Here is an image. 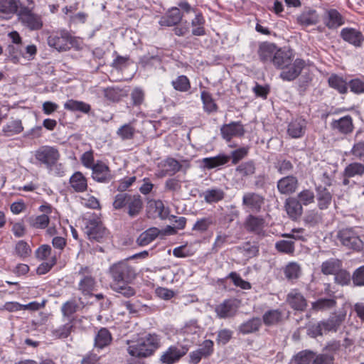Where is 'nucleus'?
I'll return each instance as SVG.
<instances>
[{
  "instance_id": "dca6fc26",
  "label": "nucleus",
  "mask_w": 364,
  "mask_h": 364,
  "mask_svg": "<svg viewBox=\"0 0 364 364\" xmlns=\"http://www.w3.org/2000/svg\"><path fill=\"white\" fill-rule=\"evenodd\" d=\"M331 127L333 130L342 134L351 133L354 127L352 117L346 115L338 119H333L331 122Z\"/></svg>"
},
{
  "instance_id": "5701e85b",
  "label": "nucleus",
  "mask_w": 364,
  "mask_h": 364,
  "mask_svg": "<svg viewBox=\"0 0 364 364\" xmlns=\"http://www.w3.org/2000/svg\"><path fill=\"white\" fill-rule=\"evenodd\" d=\"M189 166V164L187 161H184L181 164L173 158H168L164 162L165 173L169 176H173L180 171H186Z\"/></svg>"
},
{
  "instance_id": "473e14b6",
  "label": "nucleus",
  "mask_w": 364,
  "mask_h": 364,
  "mask_svg": "<svg viewBox=\"0 0 364 364\" xmlns=\"http://www.w3.org/2000/svg\"><path fill=\"white\" fill-rule=\"evenodd\" d=\"M230 159V156L225 154H219L214 157H207L202 160L203 164L205 168L212 169L220 166L227 164Z\"/></svg>"
},
{
  "instance_id": "680f3d73",
  "label": "nucleus",
  "mask_w": 364,
  "mask_h": 364,
  "mask_svg": "<svg viewBox=\"0 0 364 364\" xmlns=\"http://www.w3.org/2000/svg\"><path fill=\"white\" fill-rule=\"evenodd\" d=\"M275 248L280 252L292 254L294 252V243L291 241L279 240L276 242Z\"/></svg>"
},
{
  "instance_id": "ea45409f",
  "label": "nucleus",
  "mask_w": 364,
  "mask_h": 364,
  "mask_svg": "<svg viewBox=\"0 0 364 364\" xmlns=\"http://www.w3.org/2000/svg\"><path fill=\"white\" fill-rule=\"evenodd\" d=\"M203 196L206 203H213L223 200L225 193L220 188H210L203 193Z\"/></svg>"
},
{
  "instance_id": "c03bdc74",
  "label": "nucleus",
  "mask_w": 364,
  "mask_h": 364,
  "mask_svg": "<svg viewBox=\"0 0 364 364\" xmlns=\"http://www.w3.org/2000/svg\"><path fill=\"white\" fill-rule=\"evenodd\" d=\"M328 84L331 87L337 90L341 94L346 93L348 90L346 82L337 75H333L328 78Z\"/></svg>"
},
{
  "instance_id": "49530a36",
  "label": "nucleus",
  "mask_w": 364,
  "mask_h": 364,
  "mask_svg": "<svg viewBox=\"0 0 364 364\" xmlns=\"http://www.w3.org/2000/svg\"><path fill=\"white\" fill-rule=\"evenodd\" d=\"M73 329V324L69 321L64 325H62L55 329L52 330V336L55 338H68Z\"/></svg>"
},
{
  "instance_id": "37998d69",
  "label": "nucleus",
  "mask_w": 364,
  "mask_h": 364,
  "mask_svg": "<svg viewBox=\"0 0 364 364\" xmlns=\"http://www.w3.org/2000/svg\"><path fill=\"white\" fill-rule=\"evenodd\" d=\"M215 223V220L212 216L199 218L193 225L192 230L198 232H205L209 228Z\"/></svg>"
},
{
  "instance_id": "4be33fe9",
  "label": "nucleus",
  "mask_w": 364,
  "mask_h": 364,
  "mask_svg": "<svg viewBox=\"0 0 364 364\" xmlns=\"http://www.w3.org/2000/svg\"><path fill=\"white\" fill-rule=\"evenodd\" d=\"M264 220L262 218L249 215L246 220V228L259 236H264Z\"/></svg>"
},
{
  "instance_id": "20e7f679",
  "label": "nucleus",
  "mask_w": 364,
  "mask_h": 364,
  "mask_svg": "<svg viewBox=\"0 0 364 364\" xmlns=\"http://www.w3.org/2000/svg\"><path fill=\"white\" fill-rule=\"evenodd\" d=\"M60 156L57 148L47 145L39 147L34 154L35 159L41 164L44 165L49 171H51L54 166H61V164H57Z\"/></svg>"
},
{
  "instance_id": "a19ab883",
  "label": "nucleus",
  "mask_w": 364,
  "mask_h": 364,
  "mask_svg": "<svg viewBox=\"0 0 364 364\" xmlns=\"http://www.w3.org/2000/svg\"><path fill=\"white\" fill-rule=\"evenodd\" d=\"M205 18L202 14L197 12L195 14V17L191 21V26L193 27L192 34L194 36H203L205 34Z\"/></svg>"
},
{
  "instance_id": "f3484780",
  "label": "nucleus",
  "mask_w": 364,
  "mask_h": 364,
  "mask_svg": "<svg viewBox=\"0 0 364 364\" xmlns=\"http://www.w3.org/2000/svg\"><path fill=\"white\" fill-rule=\"evenodd\" d=\"M20 0H0V17L10 19L20 9Z\"/></svg>"
},
{
  "instance_id": "052dcab7",
  "label": "nucleus",
  "mask_w": 364,
  "mask_h": 364,
  "mask_svg": "<svg viewBox=\"0 0 364 364\" xmlns=\"http://www.w3.org/2000/svg\"><path fill=\"white\" fill-rule=\"evenodd\" d=\"M15 251L16 255L21 258L28 257L31 253L30 246L23 240H20L16 243Z\"/></svg>"
},
{
  "instance_id": "f257e3e1",
  "label": "nucleus",
  "mask_w": 364,
  "mask_h": 364,
  "mask_svg": "<svg viewBox=\"0 0 364 364\" xmlns=\"http://www.w3.org/2000/svg\"><path fill=\"white\" fill-rule=\"evenodd\" d=\"M159 346L160 338L156 334H148L140 338L127 348L129 364H141L140 359L151 355Z\"/></svg>"
},
{
  "instance_id": "338daca9",
  "label": "nucleus",
  "mask_w": 364,
  "mask_h": 364,
  "mask_svg": "<svg viewBox=\"0 0 364 364\" xmlns=\"http://www.w3.org/2000/svg\"><path fill=\"white\" fill-rule=\"evenodd\" d=\"M333 357L326 353L316 355L314 353L311 364H333Z\"/></svg>"
},
{
  "instance_id": "423d86ee",
  "label": "nucleus",
  "mask_w": 364,
  "mask_h": 364,
  "mask_svg": "<svg viewBox=\"0 0 364 364\" xmlns=\"http://www.w3.org/2000/svg\"><path fill=\"white\" fill-rule=\"evenodd\" d=\"M18 21L31 31H37L43 27L40 15L33 13L28 7L21 6L17 13Z\"/></svg>"
},
{
  "instance_id": "69168bd1",
  "label": "nucleus",
  "mask_w": 364,
  "mask_h": 364,
  "mask_svg": "<svg viewBox=\"0 0 364 364\" xmlns=\"http://www.w3.org/2000/svg\"><path fill=\"white\" fill-rule=\"evenodd\" d=\"M228 277L232 279L235 286L239 287L242 289H250L251 288L250 284L248 282L243 280L237 273L234 272H230Z\"/></svg>"
},
{
  "instance_id": "aec40b11",
  "label": "nucleus",
  "mask_w": 364,
  "mask_h": 364,
  "mask_svg": "<svg viewBox=\"0 0 364 364\" xmlns=\"http://www.w3.org/2000/svg\"><path fill=\"white\" fill-rule=\"evenodd\" d=\"M306 121L301 117L291 120L288 125V134L294 139L302 137L306 132Z\"/></svg>"
},
{
  "instance_id": "79ce46f5",
  "label": "nucleus",
  "mask_w": 364,
  "mask_h": 364,
  "mask_svg": "<svg viewBox=\"0 0 364 364\" xmlns=\"http://www.w3.org/2000/svg\"><path fill=\"white\" fill-rule=\"evenodd\" d=\"M260 326V319L259 318H252V319L242 323L239 327V331L242 334L252 333L258 331Z\"/></svg>"
},
{
  "instance_id": "bb28decb",
  "label": "nucleus",
  "mask_w": 364,
  "mask_h": 364,
  "mask_svg": "<svg viewBox=\"0 0 364 364\" xmlns=\"http://www.w3.org/2000/svg\"><path fill=\"white\" fill-rule=\"evenodd\" d=\"M287 301L291 308L298 311H304L307 306L304 296L296 290H292L288 294Z\"/></svg>"
},
{
  "instance_id": "09e8293b",
  "label": "nucleus",
  "mask_w": 364,
  "mask_h": 364,
  "mask_svg": "<svg viewBox=\"0 0 364 364\" xmlns=\"http://www.w3.org/2000/svg\"><path fill=\"white\" fill-rule=\"evenodd\" d=\"M171 85L173 87L179 92H185L191 88L189 79L186 75H180L175 80H172Z\"/></svg>"
},
{
  "instance_id": "6e6d98bb",
  "label": "nucleus",
  "mask_w": 364,
  "mask_h": 364,
  "mask_svg": "<svg viewBox=\"0 0 364 364\" xmlns=\"http://www.w3.org/2000/svg\"><path fill=\"white\" fill-rule=\"evenodd\" d=\"M104 95L108 100L118 102L124 97V92L119 87H107L104 90Z\"/></svg>"
},
{
  "instance_id": "6e6552de",
  "label": "nucleus",
  "mask_w": 364,
  "mask_h": 364,
  "mask_svg": "<svg viewBox=\"0 0 364 364\" xmlns=\"http://www.w3.org/2000/svg\"><path fill=\"white\" fill-rule=\"evenodd\" d=\"M80 279L78 282V289L83 295H92V292L95 290L97 282L94 277L92 271L87 267H81L78 271Z\"/></svg>"
},
{
  "instance_id": "bf43d9fd",
  "label": "nucleus",
  "mask_w": 364,
  "mask_h": 364,
  "mask_svg": "<svg viewBox=\"0 0 364 364\" xmlns=\"http://www.w3.org/2000/svg\"><path fill=\"white\" fill-rule=\"evenodd\" d=\"M49 217L46 214L38 215L30 219V224L32 227L38 229H45L49 224Z\"/></svg>"
},
{
  "instance_id": "0eeeda50",
  "label": "nucleus",
  "mask_w": 364,
  "mask_h": 364,
  "mask_svg": "<svg viewBox=\"0 0 364 364\" xmlns=\"http://www.w3.org/2000/svg\"><path fill=\"white\" fill-rule=\"evenodd\" d=\"M338 238L342 245L349 249L360 251L363 247V242L358 233L353 228H346L339 230Z\"/></svg>"
},
{
  "instance_id": "9d476101",
  "label": "nucleus",
  "mask_w": 364,
  "mask_h": 364,
  "mask_svg": "<svg viewBox=\"0 0 364 364\" xmlns=\"http://www.w3.org/2000/svg\"><path fill=\"white\" fill-rule=\"evenodd\" d=\"M264 203V197L255 192L245 193L242 196V206L251 212H259Z\"/></svg>"
},
{
  "instance_id": "0e129e2a",
  "label": "nucleus",
  "mask_w": 364,
  "mask_h": 364,
  "mask_svg": "<svg viewBox=\"0 0 364 364\" xmlns=\"http://www.w3.org/2000/svg\"><path fill=\"white\" fill-rule=\"evenodd\" d=\"M348 86L350 89V91L355 94L364 93V78L353 79L349 82Z\"/></svg>"
},
{
  "instance_id": "8fccbe9b",
  "label": "nucleus",
  "mask_w": 364,
  "mask_h": 364,
  "mask_svg": "<svg viewBox=\"0 0 364 364\" xmlns=\"http://www.w3.org/2000/svg\"><path fill=\"white\" fill-rule=\"evenodd\" d=\"M200 97L205 112L211 113L217 111V105L209 92L205 90L202 91Z\"/></svg>"
},
{
  "instance_id": "412c9836",
  "label": "nucleus",
  "mask_w": 364,
  "mask_h": 364,
  "mask_svg": "<svg viewBox=\"0 0 364 364\" xmlns=\"http://www.w3.org/2000/svg\"><path fill=\"white\" fill-rule=\"evenodd\" d=\"M277 46L272 43L263 42L259 46L257 54L259 60L265 63H272L274 55L277 51Z\"/></svg>"
},
{
  "instance_id": "f03ea898",
  "label": "nucleus",
  "mask_w": 364,
  "mask_h": 364,
  "mask_svg": "<svg viewBox=\"0 0 364 364\" xmlns=\"http://www.w3.org/2000/svg\"><path fill=\"white\" fill-rule=\"evenodd\" d=\"M112 207L127 213L130 218L137 217L143 210L144 202L139 194L119 193L114 196Z\"/></svg>"
},
{
  "instance_id": "f8f14e48",
  "label": "nucleus",
  "mask_w": 364,
  "mask_h": 364,
  "mask_svg": "<svg viewBox=\"0 0 364 364\" xmlns=\"http://www.w3.org/2000/svg\"><path fill=\"white\" fill-rule=\"evenodd\" d=\"M245 129L240 122H232L223 124L220 128L222 137L227 141H230L233 137H241L245 134Z\"/></svg>"
},
{
  "instance_id": "c85d7f7f",
  "label": "nucleus",
  "mask_w": 364,
  "mask_h": 364,
  "mask_svg": "<svg viewBox=\"0 0 364 364\" xmlns=\"http://www.w3.org/2000/svg\"><path fill=\"white\" fill-rule=\"evenodd\" d=\"M69 182L70 186L75 192L82 193L87 188V179L80 171L74 173L70 178Z\"/></svg>"
},
{
  "instance_id": "a878e982",
  "label": "nucleus",
  "mask_w": 364,
  "mask_h": 364,
  "mask_svg": "<svg viewBox=\"0 0 364 364\" xmlns=\"http://www.w3.org/2000/svg\"><path fill=\"white\" fill-rule=\"evenodd\" d=\"M236 311L237 306L232 300H225L215 307L217 316L221 318L233 316Z\"/></svg>"
},
{
  "instance_id": "72a5a7b5",
  "label": "nucleus",
  "mask_w": 364,
  "mask_h": 364,
  "mask_svg": "<svg viewBox=\"0 0 364 364\" xmlns=\"http://www.w3.org/2000/svg\"><path fill=\"white\" fill-rule=\"evenodd\" d=\"M23 130L21 119H12L7 122L2 128V132L6 136H12L21 133Z\"/></svg>"
},
{
  "instance_id": "7c9ffc66",
  "label": "nucleus",
  "mask_w": 364,
  "mask_h": 364,
  "mask_svg": "<svg viewBox=\"0 0 364 364\" xmlns=\"http://www.w3.org/2000/svg\"><path fill=\"white\" fill-rule=\"evenodd\" d=\"M112 337L111 333L106 328H101L95 338V347L99 349L109 346L112 342Z\"/></svg>"
},
{
  "instance_id": "58836bf2",
  "label": "nucleus",
  "mask_w": 364,
  "mask_h": 364,
  "mask_svg": "<svg viewBox=\"0 0 364 364\" xmlns=\"http://www.w3.org/2000/svg\"><path fill=\"white\" fill-rule=\"evenodd\" d=\"M64 108L71 112H81L82 113H88L90 109V105L82 101L75 100H68L64 103Z\"/></svg>"
},
{
  "instance_id": "393cba45",
  "label": "nucleus",
  "mask_w": 364,
  "mask_h": 364,
  "mask_svg": "<svg viewBox=\"0 0 364 364\" xmlns=\"http://www.w3.org/2000/svg\"><path fill=\"white\" fill-rule=\"evenodd\" d=\"M182 18L180 9L176 7L171 8L166 15L159 20V24L162 26H173L178 23Z\"/></svg>"
},
{
  "instance_id": "c9c22d12",
  "label": "nucleus",
  "mask_w": 364,
  "mask_h": 364,
  "mask_svg": "<svg viewBox=\"0 0 364 364\" xmlns=\"http://www.w3.org/2000/svg\"><path fill=\"white\" fill-rule=\"evenodd\" d=\"M364 175V162H352L346 166L343 176L346 178L362 176Z\"/></svg>"
},
{
  "instance_id": "e433bc0d",
  "label": "nucleus",
  "mask_w": 364,
  "mask_h": 364,
  "mask_svg": "<svg viewBox=\"0 0 364 364\" xmlns=\"http://www.w3.org/2000/svg\"><path fill=\"white\" fill-rule=\"evenodd\" d=\"M160 231L156 228H151L139 235L136 242L140 246H146L154 241L159 235Z\"/></svg>"
},
{
  "instance_id": "3c124183",
  "label": "nucleus",
  "mask_w": 364,
  "mask_h": 364,
  "mask_svg": "<svg viewBox=\"0 0 364 364\" xmlns=\"http://www.w3.org/2000/svg\"><path fill=\"white\" fill-rule=\"evenodd\" d=\"M117 135L123 141L134 138L135 128L131 124H124L117 130Z\"/></svg>"
},
{
  "instance_id": "a18cd8bd",
  "label": "nucleus",
  "mask_w": 364,
  "mask_h": 364,
  "mask_svg": "<svg viewBox=\"0 0 364 364\" xmlns=\"http://www.w3.org/2000/svg\"><path fill=\"white\" fill-rule=\"evenodd\" d=\"M235 172L241 178L250 176L255 172V164L251 161L242 163L237 166Z\"/></svg>"
},
{
  "instance_id": "ddd939ff",
  "label": "nucleus",
  "mask_w": 364,
  "mask_h": 364,
  "mask_svg": "<svg viewBox=\"0 0 364 364\" xmlns=\"http://www.w3.org/2000/svg\"><path fill=\"white\" fill-rule=\"evenodd\" d=\"M304 61L301 59H296L290 63L289 65L282 69L279 76L286 81H291L296 79L301 73L304 67Z\"/></svg>"
},
{
  "instance_id": "2eb2a0df",
  "label": "nucleus",
  "mask_w": 364,
  "mask_h": 364,
  "mask_svg": "<svg viewBox=\"0 0 364 364\" xmlns=\"http://www.w3.org/2000/svg\"><path fill=\"white\" fill-rule=\"evenodd\" d=\"M323 21L330 29L337 28L344 23L342 15L335 9H326L323 15Z\"/></svg>"
},
{
  "instance_id": "774afa93",
  "label": "nucleus",
  "mask_w": 364,
  "mask_h": 364,
  "mask_svg": "<svg viewBox=\"0 0 364 364\" xmlns=\"http://www.w3.org/2000/svg\"><path fill=\"white\" fill-rule=\"evenodd\" d=\"M352 280L355 286H364V265L358 267L354 272Z\"/></svg>"
},
{
  "instance_id": "4c0bfd02",
  "label": "nucleus",
  "mask_w": 364,
  "mask_h": 364,
  "mask_svg": "<svg viewBox=\"0 0 364 364\" xmlns=\"http://www.w3.org/2000/svg\"><path fill=\"white\" fill-rule=\"evenodd\" d=\"M341 267L342 262L341 260L331 258L322 263L321 270L326 275L335 274Z\"/></svg>"
},
{
  "instance_id": "c756f323",
  "label": "nucleus",
  "mask_w": 364,
  "mask_h": 364,
  "mask_svg": "<svg viewBox=\"0 0 364 364\" xmlns=\"http://www.w3.org/2000/svg\"><path fill=\"white\" fill-rule=\"evenodd\" d=\"M319 21V16L316 10L309 9L302 12L297 18V22L303 26L316 24Z\"/></svg>"
},
{
  "instance_id": "1a4fd4ad",
  "label": "nucleus",
  "mask_w": 364,
  "mask_h": 364,
  "mask_svg": "<svg viewBox=\"0 0 364 364\" xmlns=\"http://www.w3.org/2000/svg\"><path fill=\"white\" fill-rule=\"evenodd\" d=\"M84 232L90 240L100 242L107 231L98 218L89 219L85 222Z\"/></svg>"
},
{
  "instance_id": "2f4dec72",
  "label": "nucleus",
  "mask_w": 364,
  "mask_h": 364,
  "mask_svg": "<svg viewBox=\"0 0 364 364\" xmlns=\"http://www.w3.org/2000/svg\"><path fill=\"white\" fill-rule=\"evenodd\" d=\"M344 315H334L326 321H321L324 333L336 332L344 320Z\"/></svg>"
},
{
  "instance_id": "4468645a",
  "label": "nucleus",
  "mask_w": 364,
  "mask_h": 364,
  "mask_svg": "<svg viewBox=\"0 0 364 364\" xmlns=\"http://www.w3.org/2000/svg\"><path fill=\"white\" fill-rule=\"evenodd\" d=\"M187 351L188 349L186 348L171 346L162 353L160 360L164 364H173L183 356Z\"/></svg>"
},
{
  "instance_id": "a211bd4d",
  "label": "nucleus",
  "mask_w": 364,
  "mask_h": 364,
  "mask_svg": "<svg viewBox=\"0 0 364 364\" xmlns=\"http://www.w3.org/2000/svg\"><path fill=\"white\" fill-rule=\"evenodd\" d=\"M341 36L345 41L355 47L361 46L364 41V37L362 33L357 29L352 28H343L341 31Z\"/></svg>"
},
{
  "instance_id": "603ef678",
  "label": "nucleus",
  "mask_w": 364,
  "mask_h": 364,
  "mask_svg": "<svg viewBox=\"0 0 364 364\" xmlns=\"http://www.w3.org/2000/svg\"><path fill=\"white\" fill-rule=\"evenodd\" d=\"M301 267L296 262L289 263L284 269L285 277L289 280H294L298 279L301 275Z\"/></svg>"
},
{
  "instance_id": "cd10ccee",
  "label": "nucleus",
  "mask_w": 364,
  "mask_h": 364,
  "mask_svg": "<svg viewBox=\"0 0 364 364\" xmlns=\"http://www.w3.org/2000/svg\"><path fill=\"white\" fill-rule=\"evenodd\" d=\"M284 206L287 213L293 220L298 219L302 214V206L296 198H287Z\"/></svg>"
},
{
  "instance_id": "5fc2aeb1",
  "label": "nucleus",
  "mask_w": 364,
  "mask_h": 364,
  "mask_svg": "<svg viewBox=\"0 0 364 364\" xmlns=\"http://www.w3.org/2000/svg\"><path fill=\"white\" fill-rule=\"evenodd\" d=\"M314 352L305 350L298 353L294 358L295 364H310L312 363Z\"/></svg>"
},
{
  "instance_id": "e2e57ef3",
  "label": "nucleus",
  "mask_w": 364,
  "mask_h": 364,
  "mask_svg": "<svg viewBox=\"0 0 364 364\" xmlns=\"http://www.w3.org/2000/svg\"><path fill=\"white\" fill-rule=\"evenodd\" d=\"M334 275L335 282L340 285H347L350 282L351 277L350 273L346 270L343 269L342 267L340 268V270H338Z\"/></svg>"
},
{
  "instance_id": "13d9d810",
  "label": "nucleus",
  "mask_w": 364,
  "mask_h": 364,
  "mask_svg": "<svg viewBox=\"0 0 364 364\" xmlns=\"http://www.w3.org/2000/svg\"><path fill=\"white\" fill-rule=\"evenodd\" d=\"M274 167L280 174L283 175L290 173L294 168V166L290 161L282 159H277L274 164Z\"/></svg>"
},
{
  "instance_id": "de8ad7c7",
  "label": "nucleus",
  "mask_w": 364,
  "mask_h": 364,
  "mask_svg": "<svg viewBox=\"0 0 364 364\" xmlns=\"http://www.w3.org/2000/svg\"><path fill=\"white\" fill-rule=\"evenodd\" d=\"M336 304L333 299H319L311 304V308L316 311H325L333 308Z\"/></svg>"
},
{
  "instance_id": "7ed1b4c3",
  "label": "nucleus",
  "mask_w": 364,
  "mask_h": 364,
  "mask_svg": "<svg viewBox=\"0 0 364 364\" xmlns=\"http://www.w3.org/2000/svg\"><path fill=\"white\" fill-rule=\"evenodd\" d=\"M75 39L65 29L51 31L47 38L48 45L58 52L67 51L74 46Z\"/></svg>"
},
{
  "instance_id": "b1692460",
  "label": "nucleus",
  "mask_w": 364,
  "mask_h": 364,
  "mask_svg": "<svg viewBox=\"0 0 364 364\" xmlns=\"http://www.w3.org/2000/svg\"><path fill=\"white\" fill-rule=\"evenodd\" d=\"M293 61L291 53L289 50L279 48L272 59L273 65L278 69L282 70Z\"/></svg>"
},
{
  "instance_id": "9b49d317",
  "label": "nucleus",
  "mask_w": 364,
  "mask_h": 364,
  "mask_svg": "<svg viewBox=\"0 0 364 364\" xmlns=\"http://www.w3.org/2000/svg\"><path fill=\"white\" fill-rule=\"evenodd\" d=\"M91 169L92 178L97 182L107 183L113 178L109 166L102 161H97Z\"/></svg>"
},
{
  "instance_id": "864d4df0",
  "label": "nucleus",
  "mask_w": 364,
  "mask_h": 364,
  "mask_svg": "<svg viewBox=\"0 0 364 364\" xmlns=\"http://www.w3.org/2000/svg\"><path fill=\"white\" fill-rule=\"evenodd\" d=\"M282 319V312L279 310H269L263 315V321L265 325H274Z\"/></svg>"
},
{
  "instance_id": "4d7b16f0",
  "label": "nucleus",
  "mask_w": 364,
  "mask_h": 364,
  "mask_svg": "<svg viewBox=\"0 0 364 364\" xmlns=\"http://www.w3.org/2000/svg\"><path fill=\"white\" fill-rule=\"evenodd\" d=\"M128 282L112 284V288L126 297H130L135 294L134 289L127 284Z\"/></svg>"
},
{
  "instance_id": "6ab92c4d",
  "label": "nucleus",
  "mask_w": 364,
  "mask_h": 364,
  "mask_svg": "<svg viewBox=\"0 0 364 364\" xmlns=\"http://www.w3.org/2000/svg\"><path fill=\"white\" fill-rule=\"evenodd\" d=\"M277 189L282 194H291L296 191L298 187V180L295 176H287L277 181Z\"/></svg>"
},
{
  "instance_id": "39448f33",
  "label": "nucleus",
  "mask_w": 364,
  "mask_h": 364,
  "mask_svg": "<svg viewBox=\"0 0 364 364\" xmlns=\"http://www.w3.org/2000/svg\"><path fill=\"white\" fill-rule=\"evenodd\" d=\"M110 274L113 283L129 282L135 277V272L125 261L114 264L110 267Z\"/></svg>"
},
{
  "instance_id": "f704fd0d",
  "label": "nucleus",
  "mask_w": 364,
  "mask_h": 364,
  "mask_svg": "<svg viewBox=\"0 0 364 364\" xmlns=\"http://www.w3.org/2000/svg\"><path fill=\"white\" fill-rule=\"evenodd\" d=\"M316 199L320 209H326L331 203V193L324 187L316 188Z\"/></svg>"
}]
</instances>
